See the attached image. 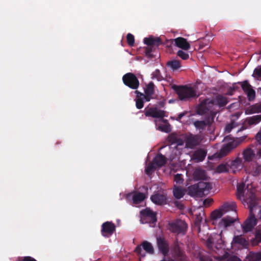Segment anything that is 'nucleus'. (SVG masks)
I'll list each match as a JSON object with an SVG mask.
<instances>
[{"label":"nucleus","instance_id":"f257e3e1","mask_svg":"<svg viewBox=\"0 0 261 261\" xmlns=\"http://www.w3.org/2000/svg\"><path fill=\"white\" fill-rule=\"evenodd\" d=\"M255 191L253 185L246 182L240 184L237 188L238 198L241 200L244 205L246 203L250 211L251 215L243 226L245 232L250 231L256 224V219L252 215L253 207L255 204Z\"/></svg>","mask_w":261,"mask_h":261},{"label":"nucleus","instance_id":"f03ea898","mask_svg":"<svg viewBox=\"0 0 261 261\" xmlns=\"http://www.w3.org/2000/svg\"><path fill=\"white\" fill-rule=\"evenodd\" d=\"M145 115L155 118L154 122L157 129L166 133L170 131L169 124L167 120L164 119L167 116L165 111L155 108H151L145 109Z\"/></svg>","mask_w":261,"mask_h":261},{"label":"nucleus","instance_id":"7ed1b4c3","mask_svg":"<svg viewBox=\"0 0 261 261\" xmlns=\"http://www.w3.org/2000/svg\"><path fill=\"white\" fill-rule=\"evenodd\" d=\"M204 180H202L197 185L189 187L188 188L189 194L191 195L207 194L212 188V185Z\"/></svg>","mask_w":261,"mask_h":261},{"label":"nucleus","instance_id":"20e7f679","mask_svg":"<svg viewBox=\"0 0 261 261\" xmlns=\"http://www.w3.org/2000/svg\"><path fill=\"white\" fill-rule=\"evenodd\" d=\"M221 208L224 213L229 211H233L234 215V216L232 217H226L221 220L220 225L222 227H226L233 223L237 219L236 213V205L234 202H231L224 204L222 206Z\"/></svg>","mask_w":261,"mask_h":261},{"label":"nucleus","instance_id":"39448f33","mask_svg":"<svg viewBox=\"0 0 261 261\" xmlns=\"http://www.w3.org/2000/svg\"><path fill=\"white\" fill-rule=\"evenodd\" d=\"M174 90L178 95L179 98L182 100H186L190 98L197 96L195 90L193 88L186 86H174Z\"/></svg>","mask_w":261,"mask_h":261},{"label":"nucleus","instance_id":"423d86ee","mask_svg":"<svg viewBox=\"0 0 261 261\" xmlns=\"http://www.w3.org/2000/svg\"><path fill=\"white\" fill-rule=\"evenodd\" d=\"M142 224L148 223L150 226L156 222V214L149 208H146L141 212V220Z\"/></svg>","mask_w":261,"mask_h":261},{"label":"nucleus","instance_id":"0eeeda50","mask_svg":"<svg viewBox=\"0 0 261 261\" xmlns=\"http://www.w3.org/2000/svg\"><path fill=\"white\" fill-rule=\"evenodd\" d=\"M238 143L233 140H230L226 144H225L219 152H217L214 155V158H221L226 155L233 148L237 147Z\"/></svg>","mask_w":261,"mask_h":261},{"label":"nucleus","instance_id":"6e6552de","mask_svg":"<svg viewBox=\"0 0 261 261\" xmlns=\"http://www.w3.org/2000/svg\"><path fill=\"white\" fill-rule=\"evenodd\" d=\"M142 249L145 252L149 254H152L154 252L153 248L151 244L147 241H144L135 249V251L140 257H144L145 256V253L142 250Z\"/></svg>","mask_w":261,"mask_h":261},{"label":"nucleus","instance_id":"1a4fd4ad","mask_svg":"<svg viewBox=\"0 0 261 261\" xmlns=\"http://www.w3.org/2000/svg\"><path fill=\"white\" fill-rule=\"evenodd\" d=\"M124 83L132 89H137L139 86V81L136 76L130 73L125 74L123 77Z\"/></svg>","mask_w":261,"mask_h":261},{"label":"nucleus","instance_id":"9d476101","mask_svg":"<svg viewBox=\"0 0 261 261\" xmlns=\"http://www.w3.org/2000/svg\"><path fill=\"white\" fill-rule=\"evenodd\" d=\"M252 113H261V104L259 106H254ZM261 121V114L253 116L246 119L247 122L250 125H255Z\"/></svg>","mask_w":261,"mask_h":261},{"label":"nucleus","instance_id":"9b49d317","mask_svg":"<svg viewBox=\"0 0 261 261\" xmlns=\"http://www.w3.org/2000/svg\"><path fill=\"white\" fill-rule=\"evenodd\" d=\"M115 230V226L110 222H106L102 225L101 233L103 237H109Z\"/></svg>","mask_w":261,"mask_h":261},{"label":"nucleus","instance_id":"f8f14e48","mask_svg":"<svg viewBox=\"0 0 261 261\" xmlns=\"http://www.w3.org/2000/svg\"><path fill=\"white\" fill-rule=\"evenodd\" d=\"M248 245V242L241 235L234 236L231 242L232 247H247Z\"/></svg>","mask_w":261,"mask_h":261},{"label":"nucleus","instance_id":"ddd939ff","mask_svg":"<svg viewBox=\"0 0 261 261\" xmlns=\"http://www.w3.org/2000/svg\"><path fill=\"white\" fill-rule=\"evenodd\" d=\"M172 42H174V45L176 47L184 50H188L191 47L190 43L187 41L186 39L182 37H177L172 40Z\"/></svg>","mask_w":261,"mask_h":261},{"label":"nucleus","instance_id":"4468645a","mask_svg":"<svg viewBox=\"0 0 261 261\" xmlns=\"http://www.w3.org/2000/svg\"><path fill=\"white\" fill-rule=\"evenodd\" d=\"M187 225L185 221L178 220L172 225V230L175 233H180L185 232Z\"/></svg>","mask_w":261,"mask_h":261},{"label":"nucleus","instance_id":"2eb2a0df","mask_svg":"<svg viewBox=\"0 0 261 261\" xmlns=\"http://www.w3.org/2000/svg\"><path fill=\"white\" fill-rule=\"evenodd\" d=\"M152 202L156 204L162 205L166 203V197L163 194H155L153 195L151 198Z\"/></svg>","mask_w":261,"mask_h":261},{"label":"nucleus","instance_id":"dca6fc26","mask_svg":"<svg viewBox=\"0 0 261 261\" xmlns=\"http://www.w3.org/2000/svg\"><path fill=\"white\" fill-rule=\"evenodd\" d=\"M157 244L160 251L164 255H166L168 251V245L167 242L163 238H159L157 239Z\"/></svg>","mask_w":261,"mask_h":261},{"label":"nucleus","instance_id":"f3484780","mask_svg":"<svg viewBox=\"0 0 261 261\" xmlns=\"http://www.w3.org/2000/svg\"><path fill=\"white\" fill-rule=\"evenodd\" d=\"M242 87L244 92L247 94L250 100L252 99L255 97V91L251 88V86L246 81L243 82Z\"/></svg>","mask_w":261,"mask_h":261},{"label":"nucleus","instance_id":"a211bd4d","mask_svg":"<svg viewBox=\"0 0 261 261\" xmlns=\"http://www.w3.org/2000/svg\"><path fill=\"white\" fill-rule=\"evenodd\" d=\"M139 94L141 96L144 98L145 101H149L151 99L153 94V85L152 83H149L145 89V94H143L141 93H139Z\"/></svg>","mask_w":261,"mask_h":261},{"label":"nucleus","instance_id":"6ab92c4d","mask_svg":"<svg viewBox=\"0 0 261 261\" xmlns=\"http://www.w3.org/2000/svg\"><path fill=\"white\" fill-rule=\"evenodd\" d=\"M214 121V117L208 118L205 121H197L195 122V126L199 129H204L206 126L210 125Z\"/></svg>","mask_w":261,"mask_h":261},{"label":"nucleus","instance_id":"aec40b11","mask_svg":"<svg viewBox=\"0 0 261 261\" xmlns=\"http://www.w3.org/2000/svg\"><path fill=\"white\" fill-rule=\"evenodd\" d=\"M199 143L198 139L195 136H190L187 139L186 147L188 148H192Z\"/></svg>","mask_w":261,"mask_h":261},{"label":"nucleus","instance_id":"412c9836","mask_svg":"<svg viewBox=\"0 0 261 261\" xmlns=\"http://www.w3.org/2000/svg\"><path fill=\"white\" fill-rule=\"evenodd\" d=\"M193 178L196 180H205L206 175L204 171L197 169L193 173Z\"/></svg>","mask_w":261,"mask_h":261},{"label":"nucleus","instance_id":"4be33fe9","mask_svg":"<svg viewBox=\"0 0 261 261\" xmlns=\"http://www.w3.org/2000/svg\"><path fill=\"white\" fill-rule=\"evenodd\" d=\"M131 196H132L134 203L136 204L143 201L146 197V196L144 194L141 193H135L133 194V195H128L129 197Z\"/></svg>","mask_w":261,"mask_h":261},{"label":"nucleus","instance_id":"5701e85b","mask_svg":"<svg viewBox=\"0 0 261 261\" xmlns=\"http://www.w3.org/2000/svg\"><path fill=\"white\" fill-rule=\"evenodd\" d=\"M205 152L203 150H197L195 151L193 155L192 159L196 162H201L203 160L205 156Z\"/></svg>","mask_w":261,"mask_h":261},{"label":"nucleus","instance_id":"b1692460","mask_svg":"<svg viewBox=\"0 0 261 261\" xmlns=\"http://www.w3.org/2000/svg\"><path fill=\"white\" fill-rule=\"evenodd\" d=\"M243 167L242 161L240 159H236L232 162L231 169L233 172L241 170Z\"/></svg>","mask_w":261,"mask_h":261},{"label":"nucleus","instance_id":"393cba45","mask_svg":"<svg viewBox=\"0 0 261 261\" xmlns=\"http://www.w3.org/2000/svg\"><path fill=\"white\" fill-rule=\"evenodd\" d=\"M145 44L148 45H158L160 43V40L159 38H153V37L145 38L144 39Z\"/></svg>","mask_w":261,"mask_h":261},{"label":"nucleus","instance_id":"a878e982","mask_svg":"<svg viewBox=\"0 0 261 261\" xmlns=\"http://www.w3.org/2000/svg\"><path fill=\"white\" fill-rule=\"evenodd\" d=\"M244 159L246 161L249 162L254 157V153L250 149L245 150L243 153Z\"/></svg>","mask_w":261,"mask_h":261},{"label":"nucleus","instance_id":"bb28decb","mask_svg":"<svg viewBox=\"0 0 261 261\" xmlns=\"http://www.w3.org/2000/svg\"><path fill=\"white\" fill-rule=\"evenodd\" d=\"M154 164L156 166L161 167L164 165L165 163V159L163 155H158L154 159Z\"/></svg>","mask_w":261,"mask_h":261},{"label":"nucleus","instance_id":"cd10ccee","mask_svg":"<svg viewBox=\"0 0 261 261\" xmlns=\"http://www.w3.org/2000/svg\"><path fill=\"white\" fill-rule=\"evenodd\" d=\"M193 214L196 217V221L197 223H199L202 221V220L205 221V218H204V212L201 208L199 210V212L198 213H197L195 210L193 211Z\"/></svg>","mask_w":261,"mask_h":261},{"label":"nucleus","instance_id":"c85d7f7f","mask_svg":"<svg viewBox=\"0 0 261 261\" xmlns=\"http://www.w3.org/2000/svg\"><path fill=\"white\" fill-rule=\"evenodd\" d=\"M173 194L176 198H181L185 194L184 190L180 188L176 187L175 186L173 189Z\"/></svg>","mask_w":261,"mask_h":261},{"label":"nucleus","instance_id":"c756f323","mask_svg":"<svg viewBox=\"0 0 261 261\" xmlns=\"http://www.w3.org/2000/svg\"><path fill=\"white\" fill-rule=\"evenodd\" d=\"M167 65L173 70L178 69L180 67V63L177 60H172L167 63Z\"/></svg>","mask_w":261,"mask_h":261},{"label":"nucleus","instance_id":"7c9ffc66","mask_svg":"<svg viewBox=\"0 0 261 261\" xmlns=\"http://www.w3.org/2000/svg\"><path fill=\"white\" fill-rule=\"evenodd\" d=\"M137 93V99L136 100V105L138 109H140L143 107V99H144L143 96H141L139 92L138 91H136Z\"/></svg>","mask_w":261,"mask_h":261},{"label":"nucleus","instance_id":"2f4dec72","mask_svg":"<svg viewBox=\"0 0 261 261\" xmlns=\"http://www.w3.org/2000/svg\"><path fill=\"white\" fill-rule=\"evenodd\" d=\"M261 260V252L251 253L249 256V261H259Z\"/></svg>","mask_w":261,"mask_h":261},{"label":"nucleus","instance_id":"473e14b6","mask_svg":"<svg viewBox=\"0 0 261 261\" xmlns=\"http://www.w3.org/2000/svg\"><path fill=\"white\" fill-rule=\"evenodd\" d=\"M228 170L227 166L226 164H222L219 165L215 169V172L218 173L227 172Z\"/></svg>","mask_w":261,"mask_h":261},{"label":"nucleus","instance_id":"72a5a7b5","mask_svg":"<svg viewBox=\"0 0 261 261\" xmlns=\"http://www.w3.org/2000/svg\"><path fill=\"white\" fill-rule=\"evenodd\" d=\"M224 213V212L221 208L219 210L214 211L212 213V217L214 219H216L220 218L223 215V214Z\"/></svg>","mask_w":261,"mask_h":261},{"label":"nucleus","instance_id":"f704fd0d","mask_svg":"<svg viewBox=\"0 0 261 261\" xmlns=\"http://www.w3.org/2000/svg\"><path fill=\"white\" fill-rule=\"evenodd\" d=\"M261 242V233L260 231H257L255 233V238L251 240L252 245H256Z\"/></svg>","mask_w":261,"mask_h":261},{"label":"nucleus","instance_id":"c9c22d12","mask_svg":"<svg viewBox=\"0 0 261 261\" xmlns=\"http://www.w3.org/2000/svg\"><path fill=\"white\" fill-rule=\"evenodd\" d=\"M253 76L258 80H261V66L257 67L254 70Z\"/></svg>","mask_w":261,"mask_h":261},{"label":"nucleus","instance_id":"e433bc0d","mask_svg":"<svg viewBox=\"0 0 261 261\" xmlns=\"http://www.w3.org/2000/svg\"><path fill=\"white\" fill-rule=\"evenodd\" d=\"M217 103L220 106H223L225 105L227 103V100L226 98L222 96H218L216 99Z\"/></svg>","mask_w":261,"mask_h":261},{"label":"nucleus","instance_id":"4c0bfd02","mask_svg":"<svg viewBox=\"0 0 261 261\" xmlns=\"http://www.w3.org/2000/svg\"><path fill=\"white\" fill-rule=\"evenodd\" d=\"M185 51L186 50H178L177 53V56L183 60L188 59L189 58V55Z\"/></svg>","mask_w":261,"mask_h":261},{"label":"nucleus","instance_id":"58836bf2","mask_svg":"<svg viewBox=\"0 0 261 261\" xmlns=\"http://www.w3.org/2000/svg\"><path fill=\"white\" fill-rule=\"evenodd\" d=\"M256 140L258 142V144L257 146V149L259 150L258 154L261 156V130L256 136Z\"/></svg>","mask_w":261,"mask_h":261},{"label":"nucleus","instance_id":"ea45409f","mask_svg":"<svg viewBox=\"0 0 261 261\" xmlns=\"http://www.w3.org/2000/svg\"><path fill=\"white\" fill-rule=\"evenodd\" d=\"M174 181L177 185H180L183 182L182 176L181 174H177L174 176Z\"/></svg>","mask_w":261,"mask_h":261},{"label":"nucleus","instance_id":"a19ab883","mask_svg":"<svg viewBox=\"0 0 261 261\" xmlns=\"http://www.w3.org/2000/svg\"><path fill=\"white\" fill-rule=\"evenodd\" d=\"M237 124L233 122L230 124H229L226 126L225 130L227 133H229L231 129L236 128L237 126Z\"/></svg>","mask_w":261,"mask_h":261},{"label":"nucleus","instance_id":"79ce46f5","mask_svg":"<svg viewBox=\"0 0 261 261\" xmlns=\"http://www.w3.org/2000/svg\"><path fill=\"white\" fill-rule=\"evenodd\" d=\"M154 168V164L150 163L146 168L145 172L147 174L149 175L153 171Z\"/></svg>","mask_w":261,"mask_h":261},{"label":"nucleus","instance_id":"37998d69","mask_svg":"<svg viewBox=\"0 0 261 261\" xmlns=\"http://www.w3.org/2000/svg\"><path fill=\"white\" fill-rule=\"evenodd\" d=\"M127 41L128 44L130 46H133L134 44V37L131 34H128L127 35Z\"/></svg>","mask_w":261,"mask_h":261},{"label":"nucleus","instance_id":"c03bdc74","mask_svg":"<svg viewBox=\"0 0 261 261\" xmlns=\"http://www.w3.org/2000/svg\"><path fill=\"white\" fill-rule=\"evenodd\" d=\"M214 244L216 245V243L214 240V238L212 236L207 239V245L208 247L211 248Z\"/></svg>","mask_w":261,"mask_h":261},{"label":"nucleus","instance_id":"a18cd8bd","mask_svg":"<svg viewBox=\"0 0 261 261\" xmlns=\"http://www.w3.org/2000/svg\"><path fill=\"white\" fill-rule=\"evenodd\" d=\"M220 261H240V259L236 256H231L227 259L219 257Z\"/></svg>","mask_w":261,"mask_h":261},{"label":"nucleus","instance_id":"49530a36","mask_svg":"<svg viewBox=\"0 0 261 261\" xmlns=\"http://www.w3.org/2000/svg\"><path fill=\"white\" fill-rule=\"evenodd\" d=\"M212 202V199L207 198L203 201V203L205 206H208Z\"/></svg>","mask_w":261,"mask_h":261},{"label":"nucleus","instance_id":"de8ad7c7","mask_svg":"<svg viewBox=\"0 0 261 261\" xmlns=\"http://www.w3.org/2000/svg\"><path fill=\"white\" fill-rule=\"evenodd\" d=\"M23 261H36L34 258L30 256H26L24 257Z\"/></svg>","mask_w":261,"mask_h":261},{"label":"nucleus","instance_id":"09e8293b","mask_svg":"<svg viewBox=\"0 0 261 261\" xmlns=\"http://www.w3.org/2000/svg\"><path fill=\"white\" fill-rule=\"evenodd\" d=\"M258 217L261 220V206L258 207Z\"/></svg>","mask_w":261,"mask_h":261},{"label":"nucleus","instance_id":"8fccbe9b","mask_svg":"<svg viewBox=\"0 0 261 261\" xmlns=\"http://www.w3.org/2000/svg\"><path fill=\"white\" fill-rule=\"evenodd\" d=\"M221 238L220 234H216L215 236V239H219Z\"/></svg>","mask_w":261,"mask_h":261},{"label":"nucleus","instance_id":"3c124183","mask_svg":"<svg viewBox=\"0 0 261 261\" xmlns=\"http://www.w3.org/2000/svg\"><path fill=\"white\" fill-rule=\"evenodd\" d=\"M251 172H252V173H253V174H257V173H258V171H257L256 170H255V171H251Z\"/></svg>","mask_w":261,"mask_h":261},{"label":"nucleus","instance_id":"603ef678","mask_svg":"<svg viewBox=\"0 0 261 261\" xmlns=\"http://www.w3.org/2000/svg\"><path fill=\"white\" fill-rule=\"evenodd\" d=\"M178 250H179L178 247H177V249H175V252H176V253L177 254V251H178Z\"/></svg>","mask_w":261,"mask_h":261},{"label":"nucleus","instance_id":"864d4df0","mask_svg":"<svg viewBox=\"0 0 261 261\" xmlns=\"http://www.w3.org/2000/svg\"><path fill=\"white\" fill-rule=\"evenodd\" d=\"M240 130L239 129H237L236 131L237 132H239Z\"/></svg>","mask_w":261,"mask_h":261}]
</instances>
